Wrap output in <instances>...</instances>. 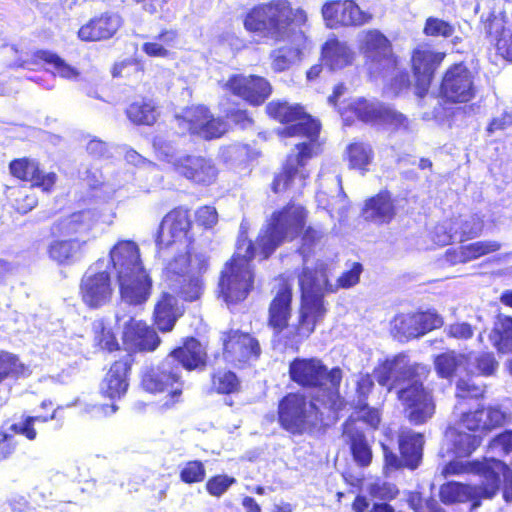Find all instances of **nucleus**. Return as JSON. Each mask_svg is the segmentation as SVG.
<instances>
[{
  "mask_svg": "<svg viewBox=\"0 0 512 512\" xmlns=\"http://www.w3.org/2000/svg\"><path fill=\"white\" fill-rule=\"evenodd\" d=\"M506 415L498 407H488L484 409V428L491 430L495 427L502 425L505 421Z\"/></svg>",
  "mask_w": 512,
  "mask_h": 512,
  "instance_id": "nucleus-61",
  "label": "nucleus"
},
{
  "mask_svg": "<svg viewBox=\"0 0 512 512\" xmlns=\"http://www.w3.org/2000/svg\"><path fill=\"white\" fill-rule=\"evenodd\" d=\"M117 13H103L80 27L78 37L82 41H101L111 38L122 26Z\"/></svg>",
  "mask_w": 512,
  "mask_h": 512,
  "instance_id": "nucleus-25",
  "label": "nucleus"
},
{
  "mask_svg": "<svg viewBox=\"0 0 512 512\" xmlns=\"http://www.w3.org/2000/svg\"><path fill=\"white\" fill-rule=\"evenodd\" d=\"M111 272L125 303L142 305L149 299L153 281L143 265L140 249L131 240H120L107 258L95 262L81 279L80 294L88 307L100 308L110 302L114 291Z\"/></svg>",
  "mask_w": 512,
  "mask_h": 512,
  "instance_id": "nucleus-2",
  "label": "nucleus"
},
{
  "mask_svg": "<svg viewBox=\"0 0 512 512\" xmlns=\"http://www.w3.org/2000/svg\"><path fill=\"white\" fill-rule=\"evenodd\" d=\"M236 482L235 478L227 475H217L210 478L206 483V490L215 497L222 496L232 484Z\"/></svg>",
  "mask_w": 512,
  "mask_h": 512,
  "instance_id": "nucleus-56",
  "label": "nucleus"
},
{
  "mask_svg": "<svg viewBox=\"0 0 512 512\" xmlns=\"http://www.w3.org/2000/svg\"><path fill=\"white\" fill-rule=\"evenodd\" d=\"M6 196L15 209L22 214L28 213L37 205V198L32 187H9Z\"/></svg>",
  "mask_w": 512,
  "mask_h": 512,
  "instance_id": "nucleus-41",
  "label": "nucleus"
},
{
  "mask_svg": "<svg viewBox=\"0 0 512 512\" xmlns=\"http://www.w3.org/2000/svg\"><path fill=\"white\" fill-rule=\"evenodd\" d=\"M338 411H329L328 399L317 395L313 400L300 393H290L279 403L280 424L292 433H303L319 424L335 420Z\"/></svg>",
  "mask_w": 512,
  "mask_h": 512,
  "instance_id": "nucleus-8",
  "label": "nucleus"
},
{
  "mask_svg": "<svg viewBox=\"0 0 512 512\" xmlns=\"http://www.w3.org/2000/svg\"><path fill=\"white\" fill-rule=\"evenodd\" d=\"M324 278H313L308 274L299 275L301 305L295 321L290 323L292 290L285 278L277 279L275 295L268 311V325L274 335L286 345H297L307 339L327 312L324 300L319 298Z\"/></svg>",
  "mask_w": 512,
  "mask_h": 512,
  "instance_id": "nucleus-4",
  "label": "nucleus"
},
{
  "mask_svg": "<svg viewBox=\"0 0 512 512\" xmlns=\"http://www.w3.org/2000/svg\"><path fill=\"white\" fill-rule=\"evenodd\" d=\"M373 157L369 145L362 142H355L348 147V158L350 166L359 170H364L370 164Z\"/></svg>",
  "mask_w": 512,
  "mask_h": 512,
  "instance_id": "nucleus-48",
  "label": "nucleus"
},
{
  "mask_svg": "<svg viewBox=\"0 0 512 512\" xmlns=\"http://www.w3.org/2000/svg\"><path fill=\"white\" fill-rule=\"evenodd\" d=\"M190 262V273L175 281V285H165L164 289L177 294L184 301L193 302L200 299L204 291L202 274L208 269V258L205 254H195Z\"/></svg>",
  "mask_w": 512,
  "mask_h": 512,
  "instance_id": "nucleus-20",
  "label": "nucleus"
},
{
  "mask_svg": "<svg viewBox=\"0 0 512 512\" xmlns=\"http://www.w3.org/2000/svg\"><path fill=\"white\" fill-rule=\"evenodd\" d=\"M176 350H182L176 359V365H180L181 372L183 369L192 370L204 364L205 352L200 342L196 339H188L184 346Z\"/></svg>",
  "mask_w": 512,
  "mask_h": 512,
  "instance_id": "nucleus-36",
  "label": "nucleus"
},
{
  "mask_svg": "<svg viewBox=\"0 0 512 512\" xmlns=\"http://www.w3.org/2000/svg\"><path fill=\"white\" fill-rule=\"evenodd\" d=\"M327 27L363 26L373 19V15L362 10L354 0H335L325 2L321 9Z\"/></svg>",
  "mask_w": 512,
  "mask_h": 512,
  "instance_id": "nucleus-18",
  "label": "nucleus"
},
{
  "mask_svg": "<svg viewBox=\"0 0 512 512\" xmlns=\"http://www.w3.org/2000/svg\"><path fill=\"white\" fill-rule=\"evenodd\" d=\"M183 312L184 310L179 305L176 297L165 289L161 292L154 305V324L160 332H170L173 330L177 320L183 315Z\"/></svg>",
  "mask_w": 512,
  "mask_h": 512,
  "instance_id": "nucleus-26",
  "label": "nucleus"
},
{
  "mask_svg": "<svg viewBox=\"0 0 512 512\" xmlns=\"http://www.w3.org/2000/svg\"><path fill=\"white\" fill-rule=\"evenodd\" d=\"M267 113L274 119L290 124L278 130L282 137H306L307 141L295 145V150L287 157L283 172L276 176L273 190L276 193L293 190L300 191L305 186L308 172L306 162L316 154L320 124L303 111L299 105L272 101L266 106Z\"/></svg>",
  "mask_w": 512,
  "mask_h": 512,
  "instance_id": "nucleus-5",
  "label": "nucleus"
},
{
  "mask_svg": "<svg viewBox=\"0 0 512 512\" xmlns=\"http://www.w3.org/2000/svg\"><path fill=\"white\" fill-rule=\"evenodd\" d=\"M94 224L95 215L92 211H80L55 223L52 228V233L55 236L63 237L82 235L90 231Z\"/></svg>",
  "mask_w": 512,
  "mask_h": 512,
  "instance_id": "nucleus-29",
  "label": "nucleus"
},
{
  "mask_svg": "<svg viewBox=\"0 0 512 512\" xmlns=\"http://www.w3.org/2000/svg\"><path fill=\"white\" fill-rule=\"evenodd\" d=\"M129 364L127 361L114 362L100 385L102 395L110 399H120L128 389L127 373Z\"/></svg>",
  "mask_w": 512,
  "mask_h": 512,
  "instance_id": "nucleus-27",
  "label": "nucleus"
},
{
  "mask_svg": "<svg viewBox=\"0 0 512 512\" xmlns=\"http://www.w3.org/2000/svg\"><path fill=\"white\" fill-rule=\"evenodd\" d=\"M512 449V431L506 430L491 440L488 446L490 457L501 456L509 453Z\"/></svg>",
  "mask_w": 512,
  "mask_h": 512,
  "instance_id": "nucleus-54",
  "label": "nucleus"
},
{
  "mask_svg": "<svg viewBox=\"0 0 512 512\" xmlns=\"http://www.w3.org/2000/svg\"><path fill=\"white\" fill-rule=\"evenodd\" d=\"M440 498L445 504L466 502L475 498H483L482 483L469 486L458 482H449L441 486Z\"/></svg>",
  "mask_w": 512,
  "mask_h": 512,
  "instance_id": "nucleus-33",
  "label": "nucleus"
},
{
  "mask_svg": "<svg viewBox=\"0 0 512 512\" xmlns=\"http://www.w3.org/2000/svg\"><path fill=\"white\" fill-rule=\"evenodd\" d=\"M175 125L180 134L196 135L205 140L221 137L227 131V124L215 118L206 106L193 105L175 115Z\"/></svg>",
  "mask_w": 512,
  "mask_h": 512,
  "instance_id": "nucleus-13",
  "label": "nucleus"
},
{
  "mask_svg": "<svg viewBox=\"0 0 512 512\" xmlns=\"http://www.w3.org/2000/svg\"><path fill=\"white\" fill-rule=\"evenodd\" d=\"M490 339L494 347L501 353L512 351V317L499 315L494 324Z\"/></svg>",
  "mask_w": 512,
  "mask_h": 512,
  "instance_id": "nucleus-37",
  "label": "nucleus"
},
{
  "mask_svg": "<svg viewBox=\"0 0 512 512\" xmlns=\"http://www.w3.org/2000/svg\"><path fill=\"white\" fill-rule=\"evenodd\" d=\"M93 334L95 345L100 349L107 351H114L118 349V342L111 332L107 329L102 320H96L93 322Z\"/></svg>",
  "mask_w": 512,
  "mask_h": 512,
  "instance_id": "nucleus-49",
  "label": "nucleus"
},
{
  "mask_svg": "<svg viewBox=\"0 0 512 512\" xmlns=\"http://www.w3.org/2000/svg\"><path fill=\"white\" fill-rule=\"evenodd\" d=\"M34 58L35 62L40 60L50 65L54 75H58L68 80L76 79L79 76V71L76 68L66 63L53 52L39 50L34 54Z\"/></svg>",
  "mask_w": 512,
  "mask_h": 512,
  "instance_id": "nucleus-40",
  "label": "nucleus"
},
{
  "mask_svg": "<svg viewBox=\"0 0 512 512\" xmlns=\"http://www.w3.org/2000/svg\"><path fill=\"white\" fill-rule=\"evenodd\" d=\"M84 243L78 238L54 240L48 246L49 257L60 264L71 263L79 256Z\"/></svg>",
  "mask_w": 512,
  "mask_h": 512,
  "instance_id": "nucleus-34",
  "label": "nucleus"
},
{
  "mask_svg": "<svg viewBox=\"0 0 512 512\" xmlns=\"http://www.w3.org/2000/svg\"><path fill=\"white\" fill-rule=\"evenodd\" d=\"M28 368L19 362L18 358L7 352H0V382L6 376H24Z\"/></svg>",
  "mask_w": 512,
  "mask_h": 512,
  "instance_id": "nucleus-50",
  "label": "nucleus"
},
{
  "mask_svg": "<svg viewBox=\"0 0 512 512\" xmlns=\"http://www.w3.org/2000/svg\"><path fill=\"white\" fill-rule=\"evenodd\" d=\"M302 8H293L289 0H271L254 6L244 17L247 31L273 40L286 42L269 54L271 69L284 72L300 62L310 48V40L300 29L307 22Z\"/></svg>",
  "mask_w": 512,
  "mask_h": 512,
  "instance_id": "nucleus-3",
  "label": "nucleus"
},
{
  "mask_svg": "<svg viewBox=\"0 0 512 512\" xmlns=\"http://www.w3.org/2000/svg\"><path fill=\"white\" fill-rule=\"evenodd\" d=\"M175 252L177 255L170 259L163 269V286L175 285V281L181 280V277L189 274L191 260H194L195 254H201L200 252H196L193 247L187 249L182 248L180 251Z\"/></svg>",
  "mask_w": 512,
  "mask_h": 512,
  "instance_id": "nucleus-31",
  "label": "nucleus"
},
{
  "mask_svg": "<svg viewBox=\"0 0 512 512\" xmlns=\"http://www.w3.org/2000/svg\"><path fill=\"white\" fill-rule=\"evenodd\" d=\"M358 44L371 73L380 74L397 68L398 61L392 52L391 43L379 30L360 32Z\"/></svg>",
  "mask_w": 512,
  "mask_h": 512,
  "instance_id": "nucleus-15",
  "label": "nucleus"
},
{
  "mask_svg": "<svg viewBox=\"0 0 512 512\" xmlns=\"http://www.w3.org/2000/svg\"><path fill=\"white\" fill-rule=\"evenodd\" d=\"M223 356L226 361L242 364L257 359L260 354L258 341L249 333L229 330L222 334Z\"/></svg>",
  "mask_w": 512,
  "mask_h": 512,
  "instance_id": "nucleus-21",
  "label": "nucleus"
},
{
  "mask_svg": "<svg viewBox=\"0 0 512 512\" xmlns=\"http://www.w3.org/2000/svg\"><path fill=\"white\" fill-rule=\"evenodd\" d=\"M393 329L405 338H416L422 336L419 328L417 313L401 314L394 320Z\"/></svg>",
  "mask_w": 512,
  "mask_h": 512,
  "instance_id": "nucleus-47",
  "label": "nucleus"
},
{
  "mask_svg": "<svg viewBox=\"0 0 512 512\" xmlns=\"http://www.w3.org/2000/svg\"><path fill=\"white\" fill-rule=\"evenodd\" d=\"M423 436L420 433L407 430L399 437V448L404 466L415 469L422 456Z\"/></svg>",
  "mask_w": 512,
  "mask_h": 512,
  "instance_id": "nucleus-32",
  "label": "nucleus"
},
{
  "mask_svg": "<svg viewBox=\"0 0 512 512\" xmlns=\"http://www.w3.org/2000/svg\"><path fill=\"white\" fill-rule=\"evenodd\" d=\"M370 493L380 499H393L398 490L393 484L390 483H374L370 487Z\"/></svg>",
  "mask_w": 512,
  "mask_h": 512,
  "instance_id": "nucleus-64",
  "label": "nucleus"
},
{
  "mask_svg": "<svg viewBox=\"0 0 512 512\" xmlns=\"http://www.w3.org/2000/svg\"><path fill=\"white\" fill-rule=\"evenodd\" d=\"M340 114L347 125L357 118L362 122H378L395 129L408 127V119L403 114L364 98L352 99L346 106L340 108Z\"/></svg>",
  "mask_w": 512,
  "mask_h": 512,
  "instance_id": "nucleus-14",
  "label": "nucleus"
},
{
  "mask_svg": "<svg viewBox=\"0 0 512 512\" xmlns=\"http://www.w3.org/2000/svg\"><path fill=\"white\" fill-rule=\"evenodd\" d=\"M409 505L415 512H441V509L434 499H422L418 493L409 496Z\"/></svg>",
  "mask_w": 512,
  "mask_h": 512,
  "instance_id": "nucleus-57",
  "label": "nucleus"
},
{
  "mask_svg": "<svg viewBox=\"0 0 512 512\" xmlns=\"http://www.w3.org/2000/svg\"><path fill=\"white\" fill-rule=\"evenodd\" d=\"M482 393V388L474 384L470 379H460L457 382L456 396L459 398L478 397Z\"/></svg>",
  "mask_w": 512,
  "mask_h": 512,
  "instance_id": "nucleus-62",
  "label": "nucleus"
},
{
  "mask_svg": "<svg viewBox=\"0 0 512 512\" xmlns=\"http://www.w3.org/2000/svg\"><path fill=\"white\" fill-rule=\"evenodd\" d=\"M423 32L427 36L448 38L455 32L454 26L437 17L427 18Z\"/></svg>",
  "mask_w": 512,
  "mask_h": 512,
  "instance_id": "nucleus-51",
  "label": "nucleus"
},
{
  "mask_svg": "<svg viewBox=\"0 0 512 512\" xmlns=\"http://www.w3.org/2000/svg\"><path fill=\"white\" fill-rule=\"evenodd\" d=\"M344 435L350 440L354 460L361 466L368 465L371 461L372 454L364 435L361 432L354 431L351 423L345 424Z\"/></svg>",
  "mask_w": 512,
  "mask_h": 512,
  "instance_id": "nucleus-39",
  "label": "nucleus"
},
{
  "mask_svg": "<svg viewBox=\"0 0 512 512\" xmlns=\"http://www.w3.org/2000/svg\"><path fill=\"white\" fill-rule=\"evenodd\" d=\"M196 221L205 228H212L218 222V213L212 206H203L196 211Z\"/></svg>",
  "mask_w": 512,
  "mask_h": 512,
  "instance_id": "nucleus-60",
  "label": "nucleus"
},
{
  "mask_svg": "<svg viewBox=\"0 0 512 512\" xmlns=\"http://www.w3.org/2000/svg\"><path fill=\"white\" fill-rule=\"evenodd\" d=\"M289 376L293 382L305 388H318L320 397L328 399L329 411H340L344 400L339 393L342 370L338 367L328 370L321 359L295 358L289 365Z\"/></svg>",
  "mask_w": 512,
  "mask_h": 512,
  "instance_id": "nucleus-7",
  "label": "nucleus"
},
{
  "mask_svg": "<svg viewBox=\"0 0 512 512\" xmlns=\"http://www.w3.org/2000/svg\"><path fill=\"white\" fill-rule=\"evenodd\" d=\"M464 247L467 253V258L470 262L492 252L498 251L501 248V245L496 241L486 240L470 243L468 245H464Z\"/></svg>",
  "mask_w": 512,
  "mask_h": 512,
  "instance_id": "nucleus-52",
  "label": "nucleus"
},
{
  "mask_svg": "<svg viewBox=\"0 0 512 512\" xmlns=\"http://www.w3.org/2000/svg\"><path fill=\"white\" fill-rule=\"evenodd\" d=\"M234 95L244 99L251 105H260L272 92L270 83L256 75H234L225 84Z\"/></svg>",
  "mask_w": 512,
  "mask_h": 512,
  "instance_id": "nucleus-22",
  "label": "nucleus"
},
{
  "mask_svg": "<svg viewBox=\"0 0 512 512\" xmlns=\"http://www.w3.org/2000/svg\"><path fill=\"white\" fill-rule=\"evenodd\" d=\"M191 220L188 210L175 208L167 213L159 228L156 244L159 251L171 248L180 251L192 247Z\"/></svg>",
  "mask_w": 512,
  "mask_h": 512,
  "instance_id": "nucleus-16",
  "label": "nucleus"
},
{
  "mask_svg": "<svg viewBox=\"0 0 512 512\" xmlns=\"http://www.w3.org/2000/svg\"><path fill=\"white\" fill-rule=\"evenodd\" d=\"M418 324L420 330H422V335H424L426 332L433 330L435 328H438L442 326L443 320L442 318L433 311H427V312H418Z\"/></svg>",
  "mask_w": 512,
  "mask_h": 512,
  "instance_id": "nucleus-58",
  "label": "nucleus"
},
{
  "mask_svg": "<svg viewBox=\"0 0 512 512\" xmlns=\"http://www.w3.org/2000/svg\"><path fill=\"white\" fill-rule=\"evenodd\" d=\"M9 168L14 177L30 182L33 187H39L43 191H50L57 180L54 172H44L33 159H16L10 163Z\"/></svg>",
  "mask_w": 512,
  "mask_h": 512,
  "instance_id": "nucleus-23",
  "label": "nucleus"
},
{
  "mask_svg": "<svg viewBox=\"0 0 512 512\" xmlns=\"http://www.w3.org/2000/svg\"><path fill=\"white\" fill-rule=\"evenodd\" d=\"M454 452L458 457L471 455L481 444L482 439L466 432H451Z\"/></svg>",
  "mask_w": 512,
  "mask_h": 512,
  "instance_id": "nucleus-46",
  "label": "nucleus"
},
{
  "mask_svg": "<svg viewBox=\"0 0 512 512\" xmlns=\"http://www.w3.org/2000/svg\"><path fill=\"white\" fill-rule=\"evenodd\" d=\"M420 371L425 373V367L411 365L405 355L387 359L374 370L379 385L397 391L406 417L416 425L426 422L435 412L432 396L419 379Z\"/></svg>",
  "mask_w": 512,
  "mask_h": 512,
  "instance_id": "nucleus-6",
  "label": "nucleus"
},
{
  "mask_svg": "<svg viewBox=\"0 0 512 512\" xmlns=\"http://www.w3.org/2000/svg\"><path fill=\"white\" fill-rule=\"evenodd\" d=\"M452 224L454 233L460 241L479 236L484 227L482 217L477 214L470 215L464 219H456Z\"/></svg>",
  "mask_w": 512,
  "mask_h": 512,
  "instance_id": "nucleus-44",
  "label": "nucleus"
},
{
  "mask_svg": "<svg viewBox=\"0 0 512 512\" xmlns=\"http://www.w3.org/2000/svg\"><path fill=\"white\" fill-rule=\"evenodd\" d=\"M306 211L300 205L289 204L275 212L261 230L256 247L248 240L244 225L232 259L226 263L219 280V294L229 308L244 301L253 288L254 273L251 261L256 254L268 258L283 242L293 240L303 228Z\"/></svg>",
  "mask_w": 512,
  "mask_h": 512,
  "instance_id": "nucleus-1",
  "label": "nucleus"
},
{
  "mask_svg": "<svg viewBox=\"0 0 512 512\" xmlns=\"http://www.w3.org/2000/svg\"><path fill=\"white\" fill-rule=\"evenodd\" d=\"M466 358L465 371L468 374L489 376L498 368V362L491 353H471Z\"/></svg>",
  "mask_w": 512,
  "mask_h": 512,
  "instance_id": "nucleus-42",
  "label": "nucleus"
},
{
  "mask_svg": "<svg viewBox=\"0 0 512 512\" xmlns=\"http://www.w3.org/2000/svg\"><path fill=\"white\" fill-rule=\"evenodd\" d=\"M182 350H173L160 364L147 368L142 375V387L150 393L166 394L163 407L170 408L179 402L182 389L180 365H176L177 355Z\"/></svg>",
  "mask_w": 512,
  "mask_h": 512,
  "instance_id": "nucleus-10",
  "label": "nucleus"
},
{
  "mask_svg": "<svg viewBox=\"0 0 512 512\" xmlns=\"http://www.w3.org/2000/svg\"><path fill=\"white\" fill-rule=\"evenodd\" d=\"M445 54L434 51L430 46H417L411 56V64L415 79L414 93L423 98L430 87L434 71L443 61Z\"/></svg>",
  "mask_w": 512,
  "mask_h": 512,
  "instance_id": "nucleus-19",
  "label": "nucleus"
},
{
  "mask_svg": "<svg viewBox=\"0 0 512 512\" xmlns=\"http://www.w3.org/2000/svg\"><path fill=\"white\" fill-rule=\"evenodd\" d=\"M487 32L495 41L498 53L512 61V27L505 28L502 20L494 18L487 25Z\"/></svg>",
  "mask_w": 512,
  "mask_h": 512,
  "instance_id": "nucleus-35",
  "label": "nucleus"
},
{
  "mask_svg": "<svg viewBox=\"0 0 512 512\" xmlns=\"http://www.w3.org/2000/svg\"><path fill=\"white\" fill-rule=\"evenodd\" d=\"M37 418H25L23 421L12 424L10 430L17 434L24 435L29 440H34L36 438V430L34 428V424Z\"/></svg>",
  "mask_w": 512,
  "mask_h": 512,
  "instance_id": "nucleus-63",
  "label": "nucleus"
},
{
  "mask_svg": "<svg viewBox=\"0 0 512 512\" xmlns=\"http://www.w3.org/2000/svg\"><path fill=\"white\" fill-rule=\"evenodd\" d=\"M128 118L136 124L152 125L158 116L155 104L152 101L132 103L127 109Z\"/></svg>",
  "mask_w": 512,
  "mask_h": 512,
  "instance_id": "nucleus-45",
  "label": "nucleus"
},
{
  "mask_svg": "<svg viewBox=\"0 0 512 512\" xmlns=\"http://www.w3.org/2000/svg\"><path fill=\"white\" fill-rule=\"evenodd\" d=\"M355 52L344 41L328 39L322 47V60L330 70H340L353 63Z\"/></svg>",
  "mask_w": 512,
  "mask_h": 512,
  "instance_id": "nucleus-28",
  "label": "nucleus"
},
{
  "mask_svg": "<svg viewBox=\"0 0 512 512\" xmlns=\"http://www.w3.org/2000/svg\"><path fill=\"white\" fill-rule=\"evenodd\" d=\"M205 475V468L200 461H189L180 471L181 480L187 484L202 482Z\"/></svg>",
  "mask_w": 512,
  "mask_h": 512,
  "instance_id": "nucleus-55",
  "label": "nucleus"
},
{
  "mask_svg": "<svg viewBox=\"0 0 512 512\" xmlns=\"http://www.w3.org/2000/svg\"><path fill=\"white\" fill-rule=\"evenodd\" d=\"M123 341L132 351H153L160 344L156 331L145 322L130 319L123 330Z\"/></svg>",
  "mask_w": 512,
  "mask_h": 512,
  "instance_id": "nucleus-24",
  "label": "nucleus"
},
{
  "mask_svg": "<svg viewBox=\"0 0 512 512\" xmlns=\"http://www.w3.org/2000/svg\"><path fill=\"white\" fill-rule=\"evenodd\" d=\"M440 92L446 102L471 101L477 92L472 72L463 64L453 65L443 76Z\"/></svg>",
  "mask_w": 512,
  "mask_h": 512,
  "instance_id": "nucleus-17",
  "label": "nucleus"
},
{
  "mask_svg": "<svg viewBox=\"0 0 512 512\" xmlns=\"http://www.w3.org/2000/svg\"><path fill=\"white\" fill-rule=\"evenodd\" d=\"M461 422L470 431L486 430L484 428V409H477L473 412L463 414Z\"/></svg>",
  "mask_w": 512,
  "mask_h": 512,
  "instance_id": "nucleus-59",
  "label": "nucleus"
},
{
  "mask_svg": "<svg viewBox=\"0 0 512 512\" xmlns=\"http://www.w3.org/2000/svg\"><path fill=\"white\" fill-rule=\"evenodd\" d=\"M156 155L173 165L175 170L195 183L211 184L217 177L214 164L201 156L179 155L174 147L161 139L154 141Z\"/></svg>",
  "mask_w": 512,
  "mask_h": 512,
  "instance_id": "nucleus-12",
  "label": "nucleus"
},
{
  "mask_svg": "<svg viewBox=\"0 0 512 512\" xmlns=\"http://www.w3.org/2000/svg\"><path fill=\"white\" fill-rule=\"evenodd\" d=\"M467 358L465 355L455 352H446L435 358V367L438 374L443 378H448L458 370L465 371Z\"/></svg>",
  "mask_w": 512,
  "mask_h": 512,
  "instance_id": "nucleus-43",
  "label": "nucleus"
},
{
  "mask_svg": "<svg viewBox=\"0 0 512 512\" xmlns=\"http://www.w3.org/2000/svg\"><path fill=\"white\" fill-rule=\"evenodd\" d=\"M323 237L324 233L322 231L308 227L303 234L302 245L300 247V253L303 256V261L305 264L302 273L308 274L313 278H319L320 276H323L324 278V282L319 293V298L321 300H324V296L328 292L333 293L336 292L339 288L347 289L353 287L359 282L360 275L362 273V265L359 263H353L351 269L344 272L338 278L336 284H330L328 282L327 273L323 264H317L314 270L310 269L307 266L308 257L314 253L317 248L321 247Z\"/></svg>",
  "mask_w": 512,
  "mask_h": 512,
  "instance_id": "nucleus-11",
  "label": "nucleus"
},
{
  "mask_svg": "<svg viewBox=\"0 0 512 512\" xmlns=\"http://www.w3.org/2000/svg\"><path fill=\"white\" fill-rule=\"evenodd\" d=\"M470 473L478 475L482 479L483 498H493L503 481V498L506 502H512V468L504 462L493 457H484L474 461H451L444 469L443 474L457 475Z\"/></svg>",
  "mask_w": 512,
  "mask_h": 512,
  "instance_id": "nucleus-9",
  "label": "nucleus"
},
{
  "mask_svg": "<svg viewBox=\"0 0 512 512\" xmlns=\"http://www.w3.org/2000/svg\"><path fill=\"white\" fill-rule=\"evenodd\" d=\"M333 181L337 187V195L332 196L331 199L328 198V195L324 191H319L316 195V200L318 205L326 209L329 214L334 217L335 214L342 219L348 208V201L346 199V195L342 191L341 181L339 178H334Z\"/></svg>",
  "mask_w": 512,
  "mask_h": 512,
  "instance_id": "nucleus-38",
  "label": "nucleus"
},
{
  "mask_svg": "<svg viewBox=\"0 0 512 512\" xmlns=\"http://www.w3.org/2000/svg\"><path fill=\"white\" fill-rule=\"evenodd\" d=\"M394 216L395 207L391 195L387 191L380 192L365 202L363 217L367 221L384 224L389 223Z\"/></svg>",
  "mask_w": 512,
  "mask_h": 512,
  "instance_id": "nucleus-30",
  "label": "nucleus"
},
{
  "mask_svg": "<svg viewBox=\"0 0 512 512\" xmlns=\"http://www.w3.org/2000/svg\"><path fill=\"white\" fill-rule=\"evenodd\" d=\"M213 388L218 393H232L238 387V379L231 371H219L213 376Z\"/></svg>",
  "mask_w": 512,
  "mask_h": 512,
  "instance_id": "nucleus-53",
  "label": "nucleus"
}]
</instances>
